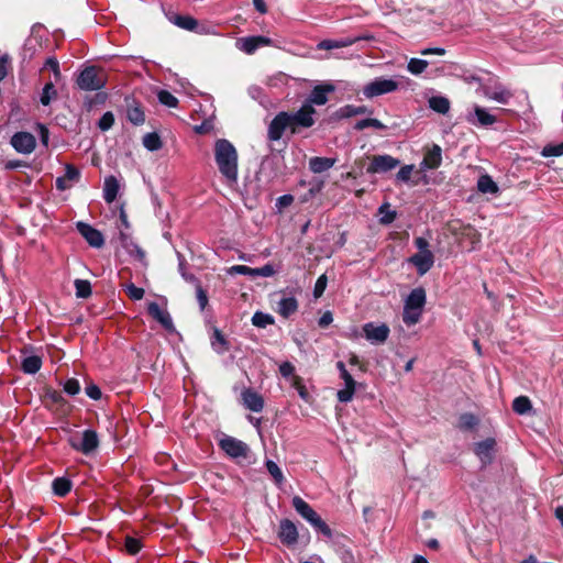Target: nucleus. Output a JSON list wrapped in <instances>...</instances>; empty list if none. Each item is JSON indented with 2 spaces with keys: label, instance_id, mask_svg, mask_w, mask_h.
Masks as SVG:
<instances>
[{
  "label": "nucleus",
  "instance_id": "nucleus-1",
  "mask_svg": "<svg viewBox=\"0 0 563 563\" xmlns=\"http://www.w3.org/2000/svg\"><path fill=\"white\" fill-rule=\"evenodd\" d=\"M314 114V108L305 102L294 113L282 111L271 121L267 136L271 141H278L286 130L297 134L300 129H309L316 123Z\"/></svg>",
  "mask_w": 563,
  "mask_h": 563
},
{
  "label": "nucleus",
  "instance_id": "nucleus-2",
  "mask_svg": "<svg viewBox=\"0 0 563 563\" xmlns=\"http://www.w3.org/2000/svg\"><path fill=\"white\" fill-rule=\"evenodd\" d=\"M214 161L219 173L224 178L225 184L233 187L239 179V155L234 145L225 140L218 139L214 142Z\"/></svg>",
  "mask_w": 563,
  "mask_h": 563
},
{
  "label": "nucleus",
  "instance_id": "nucleus-3",
  "mask_svg": "<svg viewBox=\"0 0 563 563\" xmlns=\"http://www.w3.org/2000/svg\"><path fill=\"white\" fill-rule=\"evenodd\" d=\"M426 301L427 295L422 287H417L410 291L404 305L402 321L405 324L410 327L420 321Z\"/></svg>",
  "mask_w": 563,
  "mask_h": 563
},
{
  "label": "nucleus",
  "instance_id": "nucleus-4",
  "mask_svg": "<svg viewBox=\"0 0 563 563\" xmlns=\"http://www.w3.org/2000/svg\"><path fill=\"white\" fill-rule=\"evenodd\" d=\"M292 507L317 531H319L327 538L332 537V530L330 529V527L321 519V517L312 509V507L308 503H306L301 497L295 496L292 498Z\"/></svg>",
  "mask_w": 563,
  "mask_h": 563
},
{
  "label": "nucleus",
  "instance_id": "nucleus-5",
  "mask_svg": "<svg viewBox=\"0 0 563 563\" xmlns=\"http://www.w3.org/2000/svg\"><path fill=\"white\" fill-rule=\"evenodd\" d=\"M77 86L85 91L100 90L106 86L103 74L93 66L86 67L77 77Z\"/></svg>",
  "mask_w": 563,
  "mask_h": 563
},
{
  "label": "nucleus",
  "instance_id": "nucleus-6",
  "mask_svg": "<svg viewBox=\"0 0 563 563\" xmlns=\"http://www.w3.org/2000/svg\"><path fill=\"white\" fill-rule=\"evenodd\" d=\"M398 82L394 79L379 77L366 84L363 87L362 92L366 98L372 99L385 93L394 92L398 89Z\"/></svg>",
  "mask_w": 563,
  "mask_h": 563
},
{
  "label": "nucleus",
  "instance_id": "nucleus-7",
  "mask_svg": "<svg viewBox=\"0 0 563 563\" xmlns=\"http://www.w3.org/2000/svg\"><path fill=\"white\" fill-rule=\"evenodd\" d=\"M219 446L228 456L234 460H246L251 453V449L245 442L230 435L222 438L219 442Z\"/></svg>",
  "mask_w": 563,
  "mask_h": 563
},
{
  "label": "nucleus",
  "instance_id": "nucleus-8",
  "mask_svg": "<svg viewBox=\"0 0 563 563\" xmlns=\"http://www.w3.org/2000/svg\"><path fill=\"white\" fill-rule=\"evenodd\" d=\"M399 164L400 161L390 155H375L367 166L366 172L368 174H383L396 168Z\"/></svg>",
  "mask_w": 563,
  "mask_h": 563
},
{
  "label": "nucleus",
  "instance_id": "nucleus-9",
  "mask_svg": "<svg viewBox=\"0 0 563 563\" xmlns=\"http://www.w3.org/2000/svg\"><path fill=\"white\" fill-rule=\"evenodd\" d=\"M496 441L494 438H487L474 444V453L479 459L482 467L492 464L495 455Z\"/></svg>",
  "mask_w": 563,
  "mask_h": 563
},
{
  "label": "nucleus",
  "instance_id": "nucleus-10",
  "mask_svg": "<svg viewBox=\"0 0 563 563\" xmlns=\"http://www.w3.org/2000/svg\"><path fill=\"white\" fill-rule=\"evenodd\" d=\"M11 145L21 154H30L36 146V141L33 134L29 132H16L11 137Z\"/></svg>",
  "mask_w": 563,
  "mask_h": 563
},
{
  "label": "nucleus",
  "instance_id": "nucleus-11",
  "mask_svg": "<svg viewBox=\"0 0 563 563\" xmlns=\"http://www.w3.org/2000/svg\"><path fill=\"white\" fill-rule=\"evenodd\" d=\"M363 332L366 340L371 343L379 344L384 343L388 339L389 328L384 323L376 325L373 322H368L363 325Z\"/></svg>",
  "mask_w": 563,
  "mask_h": 563
},
{
  "label": "nucleus",
  "instance_id": "nucleus-12",
  "mask_svg": "<svg viewBox=\"0 0 563 563\" xmlns=\"http://www.w3.org/2000/svg\"><path fill=\"white\" fill-rule=\"evenodd\" d=\"M71 445L77 451L88 455L92 453L99 445V438L96 431L85 430L79 442L73 441Z\"/></svg>",
  "mask_w": 563,
  "mask_h": 563
},
{
  "label": "nucleus",
  "instance_id": "nucleus-13",
  "mask_svg": "<svg viewBox=\"0 0 563 563\" xmlns=\"http://www.w3.org/2000/svg\"><path fill=\"white\" fill-rule=\"evenodd\" d=\"M335 90V86L332 84H321L316 86L310 95L308 96L305 103H310V107L313 106H323L328 102V95Z\"/></svg>",
  "mask_w": 563,
  "mask_h": 563
},
{
  "label": "nucleus",
  "instance_id": "nucleus-14",
  "mask_svg": "<svg viewBox=\"0 0 563 563\" xmlns=\"http://www.w3.org/2000/svg\"><path fill=\"white\" fill-rule=\"evenodd\" d=\"M76 228L90 246L101 247L104 244V239L101 232L92 228L90 224L79 221L77 222Z\"/></svg>",
  "mask_w": 563,
  "mask_h": 563
},
{
  "label": "nucleus",
  "instance_id": "nucleus-15",
  "mask_svg": "<svg viewBox=\"0 0 563 563\" xmlns=\"http://www.w3.org/2000/svg\"><path fill=\"white\" fill-rule=\"evenodd\" d=\"M409 263L417 268L420 276H423L433 266L434 256L432 252H418L409 258Z\"/></svg>",
  "mask_w": 563,
  "mask_h": 563
},
{
  "label": "nucleus",
  "instance_id": "nucleus-16",
  "mask_svg": "<svg viewBox=\"0 0 563 563\" xmlns=\"http://www.w3.org/2000/svg\"><path fill=\"white\" fill-rule=\"evenodd\" d=\"M278 537L287 545H294L298 541V530L296 525L289 519H283L279 523Z\"/></svg>",
  "mask_w": 563,
  "mask_h": 563
},
{
  "label": "nucleus",
  "instance_id": "nucleus-17",
  "mask_svg": "<svg viewBox=\"0 0 563 563\" xmlns=\"http://www.w3.org/2000/svg\"><path fill=\"white\" fill-rule=\"evenodd\" d=\"M442 162V150L438 144H433L423 156L420 163L421 170L435 169L441 165Z\"/></svg>",
  "mask_w": 563,
  "mask_h": 563
},
{
  "label": "nucleus",
  "instance_id": "nucleus-18",
  "mask_svg": "<svg viewBox=\"0 0 563 563\" xmlns=\"http://www.w3.org/2000/svg\"><path fill=\"white\" fill-rule=\"evenodd\" d=\"M362 40H365V41H369V40H373V35H364V36H356V37H346V38H343V40H324V41H321L319 44H318V48L319 49H333V48H341V47H347V46H351L355 43H357L358 41H362Z\"/></svg>",
  "mask_w": 563,
  "mask_h": 563
},
{
  "label": "nucleus",
  "instance_id": "nucleus-19",
  "mask_svg": "<svg viewBox=\"0 0 563 563\" xmlns=\"http://www.w3.org/2000/svg\"><path fill=\"white\" fill-rule=\"evenodd\" d=\"M147 312L166 330H172L174 328L170 314L167 310L162 309L157 302H150L147 306Z\"/></svg>",
  "mask_w": 563,
  "mask_h": 563
},
{
  "label": "nucleus",
  "instance_id": "nucleus-20",
  "mask_svg": "<svg viewBox=\"0 0 563 563\" xmlns=\"http://www.w3.org/2000/svg\"><path fill=\"white\" fill-rule=\"evenodd\" d=\"M242 399L243 405L253 412H261L264 408L263 397L252 389H245L242 393Z\"/></svg>",
  "mask_w": 563,
  "mask_h": 563
},
{
  "label": "nucleus",
  "instance_id": "nucleus-21",
  "mask_svg": "<svg viewBox=\"0 0 563 563\" xmlns=\"http://www.w3.org/2000/svg\"><path fill=\"white\" fill-rule=\"evenodd\" d=\"M467 121L472 124L482 126H489L496 122V118L490 114L486 109L475 106L474 113L467 117Z\"/></svg>",
  "mask_w": 563,
  "mask_h": 563
},
{
  "label": "nucleus",
  "instance_id": "nucleus-22",
  "mask_svg": "<svg viewBox=\"0 0 563 563\" xmlns=\"http://www.w3.org/2000/svg\"><path fill=\"white\" fill-rule=\"evenodd\" d=\"M340 377L344 382V388L338 391L336 397L341 402H349L355 393L356 383L349 372H344Z\"/></svg>",
  "mask_w": 563,
  "mask_h": 563
},
{
  "label": "nucleus",
  "instance_id": "nucleus-23",
  "mask_svg": "<svg viewBox=\"0 0 563 563\" xmlns=\"http://www.w3.org/2000/svg\"><path fill=\"white\" fill-rule=\"evenodd\" d=\"M119 192V183L114 176H108L103 185V199L111 203L117 199Z\"/></svg>",
  "mask_w": 563,
  "mask_h": 563
},
{
  "label": "nucleus",
  "instance_id": "nucleus-24",
  "mask_svg": "<svg viewBox=\"0 0 563 563\" xmlns=\"http://www.w3.org/2000/svg\"><path fill=\"white\" fill-rule=\"evenodd\" d=\"M334 164H335L334 158L316 156V157L310 158L309 168L312 173L320 174V173H323V172L330 169L331 167H333Z\"/></svg>",
  "mask_w": 563,
  "mask_h": 563
},
{
  "label": "nucleus",
  "instance_id": "nucleus-25",
  "mask_svg": "<svg viewBox=\"0 0 563 563\" xmlns=\"http://www.w3.org/2000/svg\"><path fill=\"white\" fill-rule=\"evenodd\" d=\"M485 96L488 99L506 104L509 102L512 93L503 86H496L494 89H487Z\"/></svg>",
  "mask_w": 563,
  "mask_h": 563
},
{
  "label": "nucleus",
  "instance_id": "nucleus-26",
  "mask_svg": "<svg viewBox=\"0 0 563 563\" xmlns=\"http://www.w3.org/2000/svg\"><path fill=\"white\" fill-rule=\"evenodd\" d=\"M298 309V301L295 297H285L282 298L278 301V313L284 317L288 318L292 313H295Z\"/></svg>",
  "mask_w": 563,
  "mask_h": 563
},
{
  "label": "nucleus",
  "instance_id": "nucleus-27",
  "mask_svg": "<svg viewBox=\"0 0 563 563\" xmlns=\"http://www.w3.org/2000/svg\"><path fill=\"white\" fill-rule=\"evenodd\" d=\"M120 241H121V245L132 256H135L140 261H143L145 258L144 251L136 243H134L126 234H124L123 232L120 233Z\"/></svg>",
  "mask_w": 563,
  "mask_h": 563
},
{
  "label": "nucleus",
  "instance_id": "nucleus-28",
  "mask_svg": "<svg viewBox=\"0 0 563 563\" xmlns=\"http://www.w3.org/2000/svg\"><path fill=\"white\" fill-rule=\"evenodd\" d=\"M477 189L482 194H492L497 195L499 192L498 185L494 181V179L485 174L482 175L477 180Z\"/></svg>",
  "mask_w": 563,
  "mask_h": 563
},
{
  "label": "nucleus",
  "instance_id": "nucleus-29",
  "mask_svg": "<svg viewBox=\"0 0 563 563\" xmlns=\"http://www.w3.org/2000/svg\"><path fill=\"white\" fill-rule=\"evenodd\" d=\"M211 346L217 354H224L229 351V342L221 333L219 329L213 330V334L211 336Z\"/></svg>",
  "mask_w": 563,
  "mask_h": 563
},
{
  "label": "nucleus",
  "instance_id": "nucleus-30",
  "mask_svg": "<svg viewBox=\"0 0 563 563\" xmlns=\"http://www.w3.org/2000/svg\"><path fill=\"white\" fill-rule=\"evenodd\" d=\"M365 113H372V110H369L366 106H354V104H346L342 108H340L336 112L338 117L343 118H351L354 115L365 114Z\"/></svg>",
  "mask_w": 563,
  "mask_h": 563
},
{
  "label": "nucleus",
  "instance_id": "nucleus-31",
  "mask_svg": "<svg viewBox=\"0 0 563 563\" xmlns=\"http://www.w3.org/2000/svg\"><path fill=\"white\" fill-rule=\"evenodd\" d=\"M42 358L37 355H29L22 360L21 368L25 374H35L41 369Z\"/></svg>",
  "mask_w": 563,
  "mask_h": 563
},
{
  "label": "nucleus",
  "instance_id": "nucleus-32",
  "mask_svg": "<svg viewBox=\"0 0 563 563\" xmlns=\"http://www.w3.org/2000/svg\"><path fill=\"white\" fill-rule=\"evenodd\" d=\"M429 107L441 114H445L450 110V101L442 96H434L429 99Z\"/></svg>",
  "mask_w": 563,
  "mask_h": 563
},
{
  "label": "nucleus",
  "instance_id": "nucleus-33",
  "mask_svg": "<svg viewBox=\"0 0 563 563\" xmlns=\"http://www.w3.org/2000/svg\"><path fill=\"white\" fill-rule=\"evenodd\" d=\"M52 488L55 495L64 497L70 492L71 482L65 477H57L53 481Z\"/></svg>",
  "mask_w": 563,
  "mask_h": 563
},
{
  "label": "nucleus",
  "instance_id": "nucleus-34",
  "mask_svg": "<svg viewBox=\"0 0 563 563\" xmlns=\"http://www.w3.org/2000/svg\"><path fill=\"white\" fill-rule=\"evenodd\" d=\"M172 21L175 25L187 31H194L198 26V21L190 15H176Z\"/></svg>",
  "mask_w": 563,
  "mask_h": 563
},
{
  "label": "nucleus",
  "instance_id": "nucleus-35",
  "mask_svg": "<svg viewBox=\"0 0 563 563\" xmlns=\"http://www.w3.org/2000/svg\"><path fill=\"white\" fill-rule=\"evenodd\" d=\"M531 401L526 396H519L512 401V410L518 415H525L531 410Z\"/></svg>",
  "mask_w": 563,
  "mask_h": 563
},
{
  "label": "nucleus",
  "instance_id": "nucleus-36",
  "mask_svg": "<svg viewBox=\"0 0 563 563\" xmlns=\"http://www.w3.org/2000/svg\"><path fill=\"white\" fill-rule=\"evenodd\" d=\"M143 145L151 152L158 151L162 147V141L157 133H146L143 136Z\"/></svg>",
  "mask_w": 563,
  "mask_h": 563
},
{
  "label": "nucleus",
  "instance_id": "nucleus-37",
  "mask_svg": "<svg viewBox=\"0 0 563 563\" xmlns=\"http://www.w3.org/2000/svg\"><path fill=\"white\" fill-rule=\"evenodd\" d=\"M126 117L128 120L135 125L143 124L145 121L144 112L140 106L129 107L126 111Z\"/></svg>",
  "mask_w": 563,
  "mask_h": 563
},
{
  "label": "nucleus",
  "instance_id": "nucleus-38",
  "mask_svg": "<svg viewBox=\"0 0 563 563\" xmlns=\"http://www.w3.org/2000/svg\"><path fill=\"white\" fill-rule=\"evenodd\" d=\"M274 317L269 313L256 311L252 317L253 325L257 328H266L267 325L274 324Z\"/></svg>",
  "mask_w": 563,
  "mask_h": 563
},
{
  "label": "nucleus",
  "instance_id": "nucleus-39",
  "mask_svg": "<svg viewBox=\"0 0 563 563\" xmlns=\"http://www.w3.org/2000/svg\"><path fill=\"white\" fill-rule=\"evenodd\" d=\"M366 128H374V129H377V130H385L387 126L383 122H380L379 120L372 119V118L360 120L354 125V129L356 131H362V130H364Z\"/></svg>",
  "mask_w": 563,
  "mask_h": 563
},
{
  "label": "nucleus",
  "instance_id": "nucleus-40",
  "mask_svg": "<svg viewBox=\"0 0 563 563\" xmlns=\"http://www.w3.org/2000/svg\"><path fill=\"white\" fill-rule=\"evenodd\" d=\"M428 65L429 63L424 59L411 58L408 62L407 69L410 74L418 76L427 69Z\"/></svg>",
  "mask_w": 563,
  "mask_h": 563
},
{
  "label": "nucleus",
  "instance_id": "nucleus-41",
  "mask_svg": "<svg viewBox=\"0 0 563 563\" xmlns=\"http://www.w3.org/2000/svg\"><path fill=\"white\" fill-rule=\"evenodd\" d=\"M76 296L78 298H88L91 295V285L86 279H75Z\"/></svg>",
  "mask_w": 563,
  "mask_h": 563
},
{
  "label": "nucleus",
  "instance_id": "nucleus-42",
  "mask_svg": "<svg viewBox=\"0 0 563 563\" xmlns=\"http://www.w3.org/2000/svg\"><path fill=\"white\" fill-rule=\"evenodd\" d=\"M236 45L241 51L245 52L246 54H253L258 48V45L255 42L254 36L242 37L238 41Z\"/></svg>",
  "mask_w": 563,
  "mask_h": 563
},
{
  "label": "nucleus",
  "instance_id": "nucleus-43",
  "mask_svg": "<svg viewBox=\"0 0 563 563\" xmlns=\"http://www.w3.org/2000/svg\"><path fill=\"white\" fill-rule=\"evenodd\" d=\"M265 466L267 468V472L271 474V476L276 482V484L280 485L285 479L280 467L272 460H267L265 462Z\"/></svg>",
  "mask_w": 563,
  "mask_h": 563
},
{
  "label": "nucleus",
  "instance_id": "nucleus-44",
  "mask_svg": "<svg viewBox=\"0 0 563 563\" xmlns=\"http://www.w3.org/2000/svg\"><path fill=\"white\" fill-rule=\"evenodd\" d=\"M478 420L473 413H463L459 419V428L461 430H471L477 426Z\"/></svg>",
  "mask_w": 563,
  "mask_h": 563
},
{
  "label": "nucleus",
  "instance_id": "nucleus-45",
  "mask_svg": "<svg viewBox=\"0 0 563 563\" xmlns=\"http://www.w3.org/2000/svg\"><path fill=\"white\" fill-rule=\"evenodd\" d=\"M56 89L53 82L45 84L40 101L43 106H48L54 97H56Z\"/></svg>",
  "mask_w": 563,
  "mask_h": 563
},
{
  "label": "nucleus",
  "instance_id": "nucleus-46",
  "mask_svg": "<svg viewBox=\"0 0 563 563\" xmlns=\"http://www.w3.org/2000/svg\"><path fill=\"white\" fill-rule=\"evenodd\" d=\"M227 273L231 276L239 274L255 278V268L249 267L246 265H233L227 269Z\"/></svg>",
  "mask_w": 563,
  "mask_h": 563
},
{
  "label": "nucleus",
  "instance_id": "nucleus-47",
  "mask_svg": "<svg viewBox=\"0 0 563 563\" xmlns=\"http://www.w3.org/2000/svg\"><path fill=\"white\" fill-rule=\"evenodd\" d=\"M157 97L162 104H165L169 108H174L178 103L177 98L167 90H161Z\"/></svg>",
  "mask_w": 563,
  "mask_h": 563
},
{
  "label": "nucleus",
  "instance_id": "nucleus-48",
  "mask_svg": "<svg viewBox=\"0 0 563 563\" xmlns=\"http://www.w3.org/2000/svg\"><path fill=\"white\" fill-rule=\"evenodd\" d=\"M542 156L551 157V156H561L563 155V142L559 144H550L543 147L541 152Z\"/></svg>",
  "mask_w": 563,
  "mask_h": 563
},
{
  "label": "nucleus",
  "instance_id": "nucleus-49",
  "mask_svg": "<svg viewBox=\"0 0 563 563\" xmlns=\"http://www.w3.org/2000/svg\"><path fill=\"white\" fill-rule=\"evenodd\" d=\"M114 123V115L112 112L108 111L102 114V117L99 119L98 128L101 131H108L112 128Z\"/></svg>",
  "mask_w": 563,
  "mask_h": 563
},
{
  "label": "nucleus",
  "instance_id": "nucleus-50",
  "mask_svg": "<svg viewBox=\"0 0 563 563\" xmlns=\"http://www.w3.org/2000/svg\"><path fill=\"white\" fill-rule=\"evenodd\" d=\"M124 545H125L128 553H130L132 555H135L136 553H139L142 548L141 541L133 537H126Z\"/></svg>",
  "mask_w": 563,
  "mask_h": 563
},
{
  "label": "nucleus",
  "instance_id": "nucleus-51",
  "mask_svg": "<svg viewBox=\"0 0 563 563\" xmlns=\"http://www.w3.org/2000/svg\"><path fill=\"white\" fill-rule=\"evenodd\" d=\"M64 390L70 396H75L80 391V384L76 378H69L64 383Z\"/></svg>",
  "mask_w": 563,
  "mask_h": 563
},
{
  "label": "nucleus",
  "instance_id": "nucleus-52",
  "mask_svg": "<svg viewBox=\"0 0 563 563\" xmlns=\"http://www.w3.org/2000/svg\"><path fill=\"white\" fill-rule=\"evenodd\" d=\"M413 169H415V165H412V164H411V165H405V166H402V167L398 170V173H397V175H396L397 180H399V181H401V183H407V181H409V180H410V177H411V174H412V172H413Z\"/></svg>",
  "mask_w": 563,
  "mask_h": 563
},
{
  "label": "nucleus",
  "instance_id": "nucleus-53",
  "mask_svg": "<svg viewBox=\"0 0 563 563\" xmlns=\"http://www.w3.org/2000/svg\"><path fill=\"white\" fill-rule=\"evenodd\" d=\"M379 213L382 214L380 222L384 224H389L396 219V212L388 210V205L380 206Z\"/></svg>",
  "mask_w": 563,
  "mask_h": 563
},
{
  "label": "nucleus",
  "instance_id": "nucleus-54",
  "mask_svg": "<svg viewBox=\"0 0 563 563\" xmlns=\"http://www.w3.org/2000/svg\"><path fill=\"white\" fill-rule=\"evenodd\" d=\"M64 177L69 184H73L79 180L80 172L73 165H66Z\"/></svg>",
  "mask_w": 563,
  "mask_h": 563
},
{
  "label": "nucleus",
  "instance_id": "nucleus-55",
  "mask_svg": "<svg viewBox=\"0 0 563 563\" xmlns=\"http://www.w3.org/2000/svg\"><path fill=\"white\" fill-rule=\"evenodd\" d=\"M327 283H328V278L324 274L319 276V278L317 279V282L314 284V288H313V296L316 298H319L323 295L325 287H327Z\"/></svg>",
  "mask_w": 563,
  "mask_h": 563
},
{
  "label": "nucleus",
  "instance_id": "nucleus-56",
  "mask_svg": "<svg viewBox=\"0 0 563 563\" xmlns=\"http://www.w3.org/2000/svg\"><path fill=\"white\" fill-rule=\"evenodd\" d=\"M126 294L132 300H141L144 297V289L136 287L134 284L126 286Z\"/></svg>",
  "mask_w": 563,
  "mask_h": 563
},
{
  "label": "nucleus",
  "instance_id": "nucleus-57",
  "mask_svg": "<svg viewBox=\"0 0 563 563\" xmlns=\"http://www.w3.org/2000/svg\"><path fill=\"white\" fill-rule=\"evenodd\" d=\"M177 255H178V261H179L178 269H179L181 277L187 282H197L196 277L192 274H188L187 269H185L186 262H185L184 256L180 253H178Z\"/></svg>",
  "mask_w": 563,
  "mask_h": 563
},
{
  "label": "nucleus",
  "instance_id": "nucleus-58",
  "mask_svg": "<svg viewBox=\"0 0 563 563\" xmlns=\"http://www.w3.org/2000/svg\"><path fill=\"white\" fill-rule=\"evenodd\" d=\"M294 202V196L292 195H283L277 198L276 200V208L280 212L283 209L289 207Z\"/></svg>",
  "mask_w": 563,
  "mask_h": 563
},
{
  "label": "nucleus",
  "instance_id": "nucleus-59",
  "mask_svg": "<svg viewBox=\"0 0 563 563\" xmlns=\"http://www.w3.org/2000/svg\"><path fill=\"white\" fill-rule=\"evenodd\" d=\"M292 386L296 388V390L298 391V395L300 396L301 399L308 400L309 393L307 391L306 387L302 385L300 377L294 376Z\"/></svg>",
  "mask_w": 563,
  "mask_h": 563
},
{
  "label": "nucleus",
  "instance_id": "nucleus-60",
  "mask_svg": "<svg viewBox=\"0 0 563 563\" xmlns=\"http://www.w3.org/2000/svg\"><path fill=\"white\" fill-rule=\"evenodd\" d=\"M276 273L272 264H266L263 267L255 268V277H271Z\"/></svg>",
  "mask_w": 563,
  "mask_h": 563
},
{
  "label": "nucleus",
  "instance_id": "nucleus-61",
  "mask_svg": "<svg viewBox=\"0 0 563 563\" xmlns=\"http://www.w3.org/2000/svg\"><path fill=\"white\" fill-rule=\"evenodd\" d=\"M196 292H197V300H198L199 307L201 310H203L208 305L207 292L202 289V287L199 284L197 285Z\"/></svg>",
  "mask_w": 563,
  "mask_h": 563
},
{
  "label": "nucleus",
  "instance_id": "nucleus-62",
  "mask_svg": "<svg viewBox=\"0 0 563 563\" xmlns=\"http://www.w3.org/2000/svg\"><path fill=\"white\" fill-rule=\"evenodd\" d=\"M279 373L285 378L294 376L295 366L290 362H284L279 365Z\"/></svg>",
  "mask_w": 563,
  "mask_h": 563
},
{
  "label": "nucleus",
  "instance_id": "nucleus-63",
  "mask_svg": "<svg viewBox=\"0 0 563 563\" xmlns=\"http://www.w3.org/2000/svg\"><path fill=\"white\" fill-rule=\"evenodd\" d=\"M87 396L93 400H98L101 398V390L100 388L95 385V384H90L86 387L85 389Z\"/></svg>",
  "mask_w": 563,
  "mask_h": 563
},
{
  "label": "nucleus",
  "instance_id": "nucleus-64",
  "mask_svg": "<svg viewBox=\"0 0 563 563\" xmlns=\"http://www.w3.org/2000/svg\"><path fill=\"white\" fill-rule=\"evenodd\" d=\"M45 67L49 68L56 77L59 76V64L58 60L54 57H49L45 62Z\"/></svg>",
  "mask_w": 563,
  "mask_h": 563
}]
</instances>
